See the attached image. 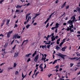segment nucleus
Here are the masks:
<instances>
[{
    "label": "nucleus",
    "instance_id": "1",
    "mask_svg": "<svg viewBox=\"0 0 80 80\" xmlns=\"http://www.w3.org/2000/svg\"><path fill=\"white\" fill-rule=\"evenodd\" d=\"M58 54H56V55H58V56H59V57H60L61 58H63V60H65V57L67 56V55H63L62 53L58 52Z\"/></svg>",
    "mask_w": 80,
    "mask_h": 80
},
{
    "label": "nucleus",
    "instance_id": "2",
    "mask_svg": "<svg viewBox=\"0 0 80 80\" xmlns=\"http://www.w3.org/2000/svg\"><path fill=\"white\" fill-rule=\"evenodd\" d=\"M38 57H39V55H38L35 58L34 60L35 62H37V61H38Z\"/></svg>",
    "mask_w": 80,
    "mask_h": 80
},
{
    "label": "nucleus",
    "instance_id": "3",
    "mask_svg": "<svg viewBox=\"0 0 80 80\" xmlns=\"http://www.w3.org/2000/svg\"><path fill=\"white\" fill-rule=\"evenodd\" d=\"M18 52H16L15 53L14 57L16 58V57H18Z\"/></svg>",
    "mask_w": 80,
    "mask_h": 80
},
{
    "label": "nucleus",
    "instance_id": "4",
    "mask_svg": "<svg viewBox=\"0 0 80 80\" xmlns=\"http://www.w3.org/2000/svg\"><path fill=\"white\" fill-rule=\"evenodd\" d=\"M67 46L64 47L62 48L61 50H62V52H65V49H67Z\"/></svg>",
    "mask_w": 80,
    "mask_h": 80
},
{
    "label": "nucleus",
    "instance_id": "5",
    "mask_svg": "<svg viewBox=\"0 0 80 80\" xmlns=\"http://www.w3.org/2000/svg\"><path fill=\"white\" fill-rule=\"evenodd\" d=\"M68 23H69L70 25H72V24H73V21L70 20L68 21Z\"/></svg>",
    "mask_w": 80,
    "mask_h": 80
},
{
    "label": "nucleus",
    "instance_id": "6",
    "mask_svg": "<svg viewBox=\"0 0 80 80\" xmlns=\"http://www.w3.org/2000/svg\"><path fill=\"white\" fill-rule=\"evenodd\" d=\"M18 36V34H15L14 35V38H17Z\"/></svg>",
    "mask_w": 80,
    "mask_h": 80
},
{
    "label": "nucleus",
    "instance_id": "7",
    "mask_svg": "<svg viewBox=\"0 0 80 80\" xmlns=\"http://www.w3.org/2000/svg\"><path fill=\"white\" fill-rule=\"evenodd\" d=\"M37 54V51H35V52L32 55V57H35V55Z\"/></svg>",
    "mask_w": 80,
    "mask_h": 80
},
{
    "label": "nucleus",
    "instance_id": "8",
    "mask_svg": "<svg viewBox=\"0 0 80 80\" xmlns=\"http://www.w3.org/2000/svg\"><path fill=\"white\" fill-rule=\"evenodd\" d=\"M7 22L6 23V25H9V23L10 22V19L7 20Z\"/></svg>",
    "mask_w": 80,
    "mask_h": 80
},
{
    "label": "nucleus",
    "instance_id": "9",
    "mask_svg": "<svg viewBox=\"0 0 80 80\" xmlns=\"http://www.w3.org/2000/svg\"><path fill=\"white\" fill-rule=\"evenodd\" d=\"M63 43H64V42H62L61 43H60L59 45L60 47H62V45L63 44Z\"/></svg>",
    "mask_w": 80,
    "mask_h": 80
},
{
    "label": "nucleus",
    "instance_id": "10",
    "mask_svg": "<svg viewBox=\"0 0 80 80\" xmlns=\"http://www.w3.org/2000/svg\"><path fill=\"white\" fill-rule=\"evenodd\" d=\"M55 13V12H53L49 16V18H51L52 17V16L53 15V14H54Z\"/></svg>",
    "mask_w": 80,
    "mask_h": 80
},
{
    "label": "nucleus",
    "instance_id": "11",
    "mask_svg": "<svg viewBox=\"0 0 80 80\" xmlns=\"http://www.w3.org/2000/svg\"><path fill=\"white\" fill-rule=\"evenodd\" d=\"M56 49L57 50H60V48L58 47V46H57L56 48Z\"/></svg>",
    "mask_w": 80,
    "mask_h": 80
},
{
    "label": "nucleus",
    "instance_id": "12",
    "mask_svg": "<svg viewBox=\"0 0 80 80\" xmlns=\"http://www.w3.org/2000/svg\"><path fill=\"white\" fill-rule=\"evenodd\" d=\"M58 25H59V24L57 23H56V27H56V28H58Z\"/></svg>",
    "mask_w": 80,
    "mask_h": 80
},
{
    "label": "nucleus",
    "instance_id": "13",
    "mask_svg": "<svg viewBox=\"0 0 80 80\" xmlns=\"http://www.w3.org/2000/svg\"><path fill=\"white\" fill-rule=\"evenodd\" d=\"M42 48H43V49L45 48H47V45H45L44 46H42Z\"/></svg>",
    "mask_w": 80,
    "mask_h": 80
},
{
    "label": "nucleus",
    "instance_id": "14",
    "mask_svg": "<svg viewBox=\"0 0 80 80\" xmlns=\"http://www.w3.org/2000/svg\"><path fill=\"white\" fill-rule=\"evenodd\" d=\"M32 55V53L28 54L26 55L25 57H29L30 55Z\"/></svg>",
    "mask_w": 80,
    "mask_h": 80
},
{
    "label": "nucleus",
    "instance_id": "15",
    "mask_svg": "<svg viewBox=\"0 0 80 80\" xmlns=\"http://www.w3.org/2000/svg\"><path fill=\"white\" fill-rule=\"evenodd\" d=\"M51 42H53L54 40H55V37L54 38H51Z\"/></svg>",
    "mask_w": 80,
    "mask_h": 80
},
{
    "label": "nucleus",
    "instance_id": "16",
    "mask_svg": "<svg viewBox=\"0 0 80 80\" xmlns=\"http://www.w3.org/2000/svg\"><path fill=\"white\" fill-rule=\"evenodd\" d=\"M75 15H74L71 18V19L75 20Z\"/></svg>",
    "mask_w": 80,
    "mask_h": 80
},
{
    "label": "nucleus",
    "instance_id": "17",
    "mask_svg": "<svg viewBox=\"0 0 80 80\" xmlns=\"http://www.w3.org/2000/svg\"><path fill=\"white\" fill-rule=\"evenodd\" d=\"M22 7V6H20V5H18L16 7V8H21V7Z\"/></svg>",
    "mask_w": 80,
    "mask_h": 80
},
{
    "label": "nucleus",
    "instance_id": "18",
    "mask_svg": "<svg viewBox=\"0 0 80 80\" xmlns=\"http://www.w3.org/2000/svg\"><path fill=\"white\" fill-rule=\"evenodd\" d=\"M10 33L8 32L7 34V37H8V38H9V37H10Z\"/></svg>",
    "mask_w": 80,
    "mask_h": 80
},
{
    "label": "nucleus",
    "instance_id": "19",
    "mask_svg": "<svg viewBox=\"0 0 80 80\" xmlns=\"http://www.w3.org/2000/svg\"><path fill=\"white\" fill-rule=\"evenodd\" d=\"M25 42H28V40H24L22 43V45H23V44L24 43H25Z\"/></svg>",
    "mask_w": 80,
    "mask_h": 80
},
{
    "label": "nucleus",
    "instance_id": "20",
    "mask_svg": "<svg viewBox=\"0 0 80 80\" xmlns=\"http://www.w3.org/2000/svg\"><path fill=\"white\" fill-rule=\"evenodd\" d=\"M25 42H28V40H24L22 43V45H23V44L24 43H25Z\"/></svg>",
    "mask_w": 80,
    "mask_h": 80
},
{
    "label": "nucleus",
    "instance_id": "21",
    "mask_svg": "<svg viewBox=\"0 0 80 80\" xmlns=\"http://www.w3.org/2000/svg\"><path fill=\"white\" fill-rule=\"evenodd\" d=\"M57 62V60H55L54 62H53V65H54V64H55V63H56V62Z\"/></svg>",
    "mask_w": 80,
    "mask_h": 80
},
{
    "label": "nucleus",
    "instance_id": "22",
    "mask_svg": "<svg viewBox=\"0 0 80 80\" xmlns=\"http://www.w3.org/2000/svg\"><path fill=\"white\" fill-rule=\"evenodd\" d=\"M16 12H19V13H21L20 10H16Z\"/></svg>",
    "mask_w": 80,
    "mask_h": 80
},
{
    "label": "nucleus",
    "instance_id": "23",
    "mask_svg": "<svg viewBox=\"0 0 80 80\" xmlns=\"http://www.w3.org/2000/svg\"><path fill=\"white\" fill-rule=\"evenodd\" d=\"M16 66H17V64L16 63H14L13 66L14 68H15L16 67Z\"/></svg>",
    "mask_w": 80,
    "mask_h": 80
},
{
    "label": "nucleus",
    "instance_id": "24",
    "mask_svg": "<svg viewBox=\"0 0 80 80\" xmlns=\"http://www.w3.org/2000/svg\"><path fill=\"white\" fill-rule=\"evenodd\" d=\"M29 26H30V24H28L26 26V28H28Z\"/></svg>",
    "mask_w": 80,
    "mask_h": 80
},
{
    "label": "nucleus",
    "instance_id": "25",
    "mask_svg": "<svg viewBox=\"0 0 80 80\" xmlns=\"http://www.w3.org/2000/svg\"><path fill=\"white\" fill-rule=\"evenodd\" d=\"M49 26V23H48V24H47V25L46 26V28H48V27Z\"/></svg>",
    "mask_w": 80,
    "mask_h": 80
},
{
    "label": "nucleus",
    "instance_id": "26",
    "mask_svg": "<svg viewBox=\"0 0 80 80\" xmlns=\"http://www.w3.org/2000/svg\"><path fill=\"white\" fill-rule=\"evenodd\" d=\"M55 68H56V69H58V68H59V65H57L55 67Z\"/></svg>",
    "mask_w": 80,
    "mask_h": 80
},
{
    "label": "nucleus",
    "instance_id": "27",
    "mask_svg": "<svg viewBox=\"0 0 80 80\" xmlns=\"http://www.w3.org/2000/svg\"><path fill=\"white\" fill-rule=\"evenodd\" d=\"M51 46V45H48L47 46L48 48V49H49L50 48L49 47H50Z\"/></svg>",
    "mask_w": 80,
    "mask_h": 80
},
{
    "label": "nucleus",
    "instance_id": "28",
    "mask_svg": "<svg viewBox=\"0 0 80 80\" xmlns=\"http://www.w3.org/2000/svg\"><path fill=\"white\" fill-rule=\"evenodd\" d=\"M29 17H30V16H29L28 17V19L26 23H28V21H29V20H30V18H29Z\"/></svg>",
    "mask_w": 80,
    "mask_h": 80
},
{
    "label": "nucleus",
    "instance_id": "29",
    "mask_svg": "<svg viewBox=\"0 0 80 80\" xmlns=\"http://www.w3.org/2000/svg\"><path fill=\"white\" fill-rule=\"evenodd\" d=\"M71 33H70V34L71 33H72V32H74V31H73V29H71V30H70Z\"/></svg>",
    "mask_w": 80,
    "mask_h": 80
},
{
    "label": "nucleus",
    "instance_id": "30",
    "mask_svg": "<svg viewBox=\"0 0 80 80\" xmlns=\"http://www.w3.org/2000/svg\"><path fill=\"white\" fill-rule=\"evenodd\" d=\"M69 27H71L72 28H73V24H72L71 26L70 25Z\"/></svg>",
    "mask_w": 80,
    "mask_h": 80
},
{
    "label": "nucleus",
    "instance_id": "31",
    "mask_svg": "<svg viewBox=\"0 0 80 80\" xmlns=\"http://www.w3.org/2000/svg\"><path fill=\"white\" fill-rule=\"evenodd\" d=\"M40 15V13L39 14H36L35 15V17H37L38 16V15Z\"/></svg>",
    "mask_w": 80,
    "mask_h": 80
},
{
    "label": "nucleus",
    "instance_id": "32",
    "mask_svg": "<svg viewBox=\"0 0 80 80\" xmlns=\"http://www.w3.org/2000/svg\"><path fill=\"white\" fill-rule=\"evenodd\" d=\"M65 6V5L64 4L62 5L61 7V8H63V7H64V6Z\"/></svg>",
    "mask_w": 80,
    "mask_h": 80
},
{
    "label": "nucleus",
    "instance_id": "33",
    "mask_svg": "<svg viewBox=\"0 0 80 80\" xmlns=\"http://www.w3.org/2000/svg\"><path fill=\"white\" fill-rule=\"evenodd\" d=\"M8 33H10V34H11L12 33H13V31H11L10 32H8Z\"/></svg>",
    "mask_w": 80,
    "mask_h": 80
},
{
    "label": "nucleus",
    "instance_id": "34",
    "mask_svg": "<svg viewBox=\"0 0 80 80\" xmlns=\"http://www.w3.org/2000/svg\"><path fill=\"white\" fill-rule=\"evenodd\" d=\"M18 73H19V72H18V71H17L16 72H15L16 75H18Z\"/></svg>",
    "mask_w": 80,
    "mask_h": 80
},
{
    "label": "nucleus",
    "instance_id": "35",
    "mask_svg": "<svg viewBox=\"0 0 80 80\" xmlns=\"http://www.w3.org/2000/svg\"><path fill=\"white\" fill-rule=\"evenodd\" d=\"M7 45H8V43H7L4 46V47H7Z\"/></svg>",
    "mask_w": 80,
    "mask_h": 80
},
{
    "label": "nucleus",
    "instance_id": "36",
    "mask_svg": "<svg viewBox=\"0 0 80 80\" xmlns=\"http://www.w3.org/2000/svg\"><path fill=\"white\" fill-rule=\"evenodd\" d=\"M73 65V63H70V67H72Z\"/></svg>",
    "mask_w": 80,
    "mask_h": 80
},
{
    "label": "nucleus",
    "instance_id": "37",
    "mask_svg": "<svg viewBox=\"0 0 80 80\" xmlns=\"http://www.w3.org/2000/svg\"><path fill=\"white\" fill-rule=\"evenodd\" d=\"M4 0H2L0 1V4H2V2H3Z\"/></svg>",
    "mask_w": 80,
    "mask_h": 80
},
{
    "label": "nucleus",
    "instance_id": "38",
    "mask_svg": "<svg viewBox=\"0 0 80 80\" xmlns=\"http://www.w3.org/2000/svg\"><path fill=\"white\" fill-rule=\"evenodd\" d=\"M50 43H51V41H49V43H47V44L48 45H49V44H50Z\"/></svg>",
    "mask_w": 80,
    "mask_h": 80
},
{
    "label": "nucleus",
    "instance_id": "39",
    "mask_svg": "<svg viewBox=\"0 0 80 80\" xmlns=\"http://www.w3.org/2000/svg\"><path fill=\"white\" fill-rule=\"evenodd\" d=\"M16 45H16L13 48H12V50H14V49L15 48V47H16Z\"/></svg>",
    "mask_w": 80,
    "mask_h": 80
},
{
    "label": "nucleus",
    "instance_id": "40",
    "mask_svg": "<svg viewBox=\"0 0 80 80\" xmlns=\"http://www.w3.org/2000/svg\"><path fill=\"white\" fill-rule=\"evenodd\" d=\"M66 30L67 31H69V30H70V28H69V27H68L67 29H66Z\"/></svg>",
    "mask_w": 80,
    "mask_h": 80
},
{
    "label": "nucleus",
    "instance_id": "41",
    "mask_svg": "<svg viewBox=\"0 0 80 80\" xmlns=\"http://www.w3.org/2000/svg\"><path fill=\"white\" fill-rule=\"evenodd\" d=\"M55 28H56V27H54L52 28V30H54Z\"/></svg>",
    "mask_w": 80,
    "mask_h": 80
},
{
    "label": "nucleus",
    "instance_id": "42",
    "mask_svg": "<svg viewBox=\"0 0 80 80\" xmlns=\"http://www.w3.org/2000/svg\"><path fill=\"white\" fill-rule=\"evenodd\" d=\"M15 42L16 43H19V42L17 40H16L15 41Z\"/></svg>",
    "mask_w": 80,
    "mask_h": 80
},
{
    "label": "nucleus",
    "instance_id": "43",
    "mask_svg": "<svg viewBox=\"0 0 80 80\" xmlns=\"http://www.w3.org/2000/svg\"><path fill=\"white\" fill-rule=\"evenodd\" d=\"M54 43H55V42H51V45H53V44H54Z\"/></svg>",
    "mask_w": 80,
    "mask_h": 80
},
{
    "label": "nucleus",
    "instance_id": "44",
    "mask_svg": "<svg viewBox=\"0 0 80 80\" xmlns=\"http://www.w3.org/2000/svg\"><path fill=\"white\" fill-rule=\"evenodd\" d=\"M31 60H30V58H29L28 59V60L27 61V62H30V61Z\"/></svg>",
    "mask_w": 80,
    "mask_h": 80
},
{
    "label": "nucleus",
    "instance_id": "45",
    "mask_svg": "<svg viewBox=\"0 0 80 80\" xmlns=\"http://www.w3.org/2000/svg\"><path fill=\"white\" fill-rule=\"evenodd\" d=\"M33 25H34V26L36 25H37V22H35V23H34L33 24Z\"/></svg>",
    "mask_w": 80,
    "mask_h": 80
},
{
    "label": "nucleus",
    "instance_id": "46",
    "mask_svg": "<svg viewBox=\"0 0 80 80\" xmlns=\"http://www.w3.org/2000/svg\"><path fill=\"white\" fill-rule=\"evenodd\" d=\"M40 69H43V68L42 66H39Z\"/></svg>",
    "mask_w": 80,
    "mask_h": 80
},
{
    "label": "nucleus",
    "instance_id": "47",
    "mask_svg": "<svg viewBox=\"0 0 80 80\" xmlns=\"http://www.w3.org/2000/svg\"><path fill=\"white\" fill-rule=\"evenodd\" d=\"M38 73H39V72H36L35 74H36V75H37L38 74Z\"/></svg>",
    "mask_w": 80,
    "mask_h": 80
},
{
    "label": "nucleus",
    "instance_id": "48",
    "mask_svg": "<svg viewBox=\"0 0 80 80\" xmlns=\"http://www.w3.org/2000/svg\"><path fill=\"white\" fill-rule=\"evenodd\" d=\"M36 18V17H35V16L34 17H33V18H32V20H34V19H35V18Z\"/></svg>",
    "mask_w": 80,
    "mask_h": 80
},
{
    "label": "nucleus",
    "instance_id": "49",
    "mask_svg": "<svg viewBox=\"0 0 80 80\" xmlns=\"http://www.w3.org/2000/svg\"><path fill=\"white\" fill-rule=\"evenodd\" d=\"M52 75V74H50V75H48V76L49 78H50V77H51V76Z\"/></svg>",
    "mask_w": 80,
    "mask_h": 80
},
{
    "label": "nucleus",
    "instance_id": "50",
    "mask_svg": "<svg viewBox=\"0 0 80 80\" xmlns=\"http://www.w3.org/2000/svg\"><path fill=\"white\" fill-rule=\"evenodd\" d=\"M77 58H78V57H75L74 58V60L75 59H77Z\"/></svg>",
    "mask_w": 80,
    "mask_h": 80
},
{
    "label": "nucleus",
    "instance_id": "51",
    "mask_svg": "<svg viewBox=\"0 0 80 80\" xmlns=\"http://www.w3.org/2000/svg\"><path fill=\"white\" fill-rule=\"evenodd\" d=\"M69 8V5H68L67 7H66V9H67V8Z\"/></svg>",
    "mask_w": 80,
    "mask_h": 80
},
{
    "label": "nucleus",
    "instance_id": "52",
    "mask_svg": "<svg viewBox=\"0 0 80 80\" xmlns=\"http://www.w3.org/2000/svg\"><path fill=\"white\" fill-rule=\"evenodd\" d=\"M17 38H20V36H18V37H17Z\"/></svg>",
    "mask_w": 80,
    "mask_h": 80
},
{
    "label": "nucleus",
    "instance_id": "53",
    "mask_svg": "<svg viewBox=\"0 0 80 80\" xmlns=\"http://www.w3.org/2000/svg\"><path fill=\"white\" fill-rule=\"evenodd\" d=\"M5 24L4 22H3L2 24H1V27H2L3 25Z\"/></svg>",
    "mask_w": 80,
    "mask_h": 80
},
{
    "label": "nucleus",
    "instance_id": "54",
    "mask_svg": "<svg viewBox=\"0 0 80 80\" xmlns=\"http://www.w3.org/2000/svg\"><path fill=\"white\" fill-rule=\"evenodd\" d=\"M18 27V25H17V24H15L14 26V28L15 27Z\"/></svg>",
    "mask_w": 80,
    "mask_h": 80
},
{
    "label": "nucleus",
    "instance_id": "55",
    "mask_svg": "<svg viewBox=\"0 0 80 80\" xmlns=\"http://www.w3.org/2000/svg\"><path fill=\"white\" fill-rule=\"evenodd\" d=\"M44 65H45V66H44V69H45V68H46V67H47V66H46V64H44Z\"/></svg>",
    "mask_w": 80,
    "mask_h": 80
},
{
    "label": "nucleus",
    "instance_id": "56",
    "mask_svg": "<svg viewBox=\"0 0 80 80\" xmlns=\"http://www.w3.org/2000/svg\"><path fill=\"white\" fill-rule=\"evenodd\" d=\"M77 10H74V12H77Z\"/></svg>",
    "mask_w": 80,
    "mask_h": 80
},
{
    "label": "nucleus",
    "instance_id": "57",
    "mask_svg": "<svg viewBox=\"0 0 80 80\" xmlns=\"http://www.w3.org/2000/svg\"><path fill=\"white\" fill-rule=\"evenodd\" d=\"M48 22V21L46 20V21L44 22L45 24H46V23H47Z\"/></svg>",
    "mask_w": 80,
    "mask_h": 80
},
{
    "label": "nucleus",
    "instance_id": "58",
    "mask_svg": "<svg viewBox=\"0 0 80 80\" xmlns=\"http://www.w3.org/2000/svg\"><path fill=\"white\" fill-rule=\"evenodd\" d=\"M77 57H80V53L78 54L77 55Z\"/></svg>",
    "mask_w": 80,
    "mask_h": 80
},
{
    "label": "nucleus",
    "instance_id": "59",
    "mask_svg": "<svg viewBox=\"0 0 80 80\" xmlns=\"http://www.w3.org/2000/svg\"><path fill=\"white\" fill-rule=\"evenodd\" d=\"M32 71H31L30 72L29 74V76H30V74H31L32 73Z\"/></svg>",
    "mask_w": 80,
    "mask_h": 80
},
{
    "label": "nucleus",
    "instance_id": "60",
    "mask_svg": "<svg viewBox=\"0 0 80 80\" xmlns=\"http://www.w3.org/2000/svg\"><path fill=\"white\" fill-rule=\"evenodd\" d=\"M69 59H70V60H74V58H69Z\"/></svg>",
    "mask_w": 80,
    "mask_h": 80
},
{
    "label": "nucleus",
    "instance_id": "61",
    "mask_svg": "<svg viewBox=\"0 0 80 80\" xmlns=\"http://www.w3.org/2000/svg\"><path fill=\"white\" fill-rule=\"evenodd\" d=\"M60 43V42H58V41H57V44H59Z\"/></svg>",
    "mask_w": 80,
    "mask_h": 80
},
{
    "label": "nucleus",
    "instance_id": "62",
    "mask_svg": "<svg viewBox=\"0 0 80 80\" xmlns=\"http://www.w3.org/2000/svg\"><path fill=\"white\" fill-rule=\"evenodd\" d=\"M3 70H1V71H0V73H2V72H3Z\"/></svg>",
    "mask_w": 80,
    "mask_h": 80
},
{
    "label": "nucleus",
    "instance_id": "63",
    "mask_svg": "<svg viewBox=\"0 0 80 80\" xmlns=\"http://www.w3.org/2000/svg\"><path fill=\"white\" fill-rule=\"evenodd\" d=\"M58 1L57 0L56 1L55 3H58Z\"/></svg>",
    "mask_w": 80,
    "mask_h": 80
},
{
    "label": "nucleus",
    "instance_id": "64",
    "mask_svg": "<svg viewBox=\"0 0 80 80\" xmlns=\"http://www.w3.org/2000/svg\"><path fill=\"white\" fill-rule=\"evenodd\" d=\"M59 80H64V79H62V78H60L59 79Z\"/></svg>",
    "mask_w": 80,
    "mask_h": 80
}]
</instances>
